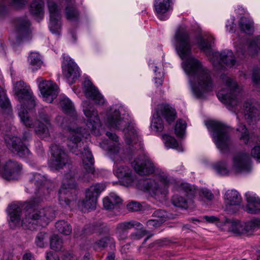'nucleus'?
Here are the masks:
<instances>
[{"label": "nucleus", "instance_id": "1", "mask_svg": "<svg viewBox=\"0 0 260 260\" xmlns=\"http://www.w3.org/2000/svg\"><path fill=\"white\" fill-rule=\"evenodd\" d=\"M174 44L180 57L186 59L182 62L183 68L188 75L193 95L197 98H203L213 87L210 71L198 59L190 56L191 42L185 26H180L175 32Z\"/></svg>", "mask_w": 260, "mask_h": 260}, {"label": "nucleus", "instance_id": "2", "mask_svg": "<svg viewBox=\"0 0 260 260\" xmlns=\"http://www.w3.org/2000/svg\"><path fill=\"white\" fill-rule=\"evenodd\" d=\"M82 106L84 114L86 117L87 129L81 127L70 128L67 146L72 153L76 155H80L82 157L83 171L80 178L82 181L88 182L92 179L94 175V160L91 152L88 149L87 145L84 144L82 138L87 139L90 132L95 135H99L101 123L98 112L90 102H83Z\"/></svg>", "mask_w": 260, "mask_h": 260}, {"label": "nucleus", "instance_id": "3", "mask_svg": "<svg viewBox=\"0 0 260 260\" xmlns=\"http://www.w3.org/2000/svg\"><path fill=\"white\" fill-rule=\"evenodd\" d=\"M37 202L35 199L25 202L22 206L13 204L7 209L10 217L9 221L11 228L20 225V214L22 208L24 211L25 217L22 218L21 225L24 228L30 230H36L38 226H43L55 216V210L47 207L43 209L37 208Z\"/></svg>", "mask_w": 260, "mask_h": 260}, {"label": "nucleus", "instance_id": "4", "mask_svg": "<svg viewBox=\"0 0 260 260\" xmlns=\"http://www.w3.org/2000/svg\"><path fill=\"white\" fill-rule=\"evenodd\" d=\"M18 115L23 124L27 127L35 128L36 135L41 139L48 138L52 129L51 123V116L47 109H42L39 111L37 120L35 122L28 116L24 107H21Z\"/></svg>", "mask_w": 260, "mask_h": 260}, {"label": "nucleus", "instance_id": "5", "mask_svg": "<svg viewBox=\"0 0 260 260\" xmlns=\"http://www.w3.org/2000/svg\"><path fill=\"white\" fill-rule=\"evenodd\" d=\"M220 78L225 87L217 92V96L230 110L236 112L241 101V89L235 81L226 75H221Z\"/></svg>", "mask_w": 260, "mask_h": 260}, {"label": "nucleus", "instance_id": "6", "mask_svg": "<svg viewBox=\"0 0 260 260\" xmlns=\"http://www.w3.org/2000/svg\"><path fill=\"white\" fill-rule=\"evenodd\" d=\"M212 39V37L209 40L205 41L200 37L198 41L200 49L203 51L209 57L213 65L218 69L224 67L231 68L236 63L234 55L231 50H225L220 52H213L212 49V44L209 41Z\"/></svg>", "mask_w": 260, "mask_h": 260}, {"label": "nucleus", "instance_id": "7", "mask_svg": "<svg viewBox=\"0 0 260 260\" xmlns=\"http://www.w3.org/2000/svg\"><path fill=\"white\" fill-rule=\"evenodd\" d=\"M107 123L111 128L123 131L128 144L135 143L138 140V129L134 124L121 117L119 109L109 114Z\"/></svg>", "mask_w": 260, "mask_h": 260}, {"label": "nucleus", "instance_id": "8", "mask_svg": "<svg viewBox=\"0 0 260 260\" xmlns=\"http://www.w3.org/2000/svg\"><path fill=\"white\" fill-rule=\"evenodd\" d=\"M208 125L213 131L212 137L217 147L221 151L228 149L231 140L229 133L231 129L220 122L211 121Z\"/></svg>", "mask_w": 260, "mask_h": 260}, {"label": "nucleus", "instance_id": "9", "mask_svg": "<svg viewBox=\"0 0 260 260\" xmlns=\"http://www.w3.org/2000/svg\"><path fill=\"white\" fill-rule=\"evenodd\" d=\"M177 190L181 193L185 194L187 199H185L181 196L175 194L173 196L172 202L176 207L186 209L188 207V204L194 197L196 193L194 186L186 183H181L178 184Z\"/></svg>", "mask_w": 260, "mask_h": 260}, {"label": "nucleus", "instance_id": "10", "mask_svg": "<svg viewBox=\"0 0 260 260\" xmlns=\"http://www.w3.org/2000/svg\"><path fill=\"white\" fill-rule=\"evenodd\" d=\"M72 194H76V184L74 179L70 177V175L67 174L58 191V199L60 204L69 205Z\"/></svg>", "mask_w": 260, "mask_h": 260}, {"label": "nucleus", "instance_id": "11", "mask_svg": "<svg viewBox=\"0 0 260 260\" xmlns=\"http://www.w3.org/2000/svg\"><path fill=\"white\" fill-rule=\"evenodd\" d=\"M106 187L104 183H97L90 186L86 191L85 198L82 201L81 205L86 210L95 209L98 198Z\"/></svg>", "mask_w": 260, "mask_h": 260}, {"label": "nucleus", "instance_id": "12", "mask_svg": "<svg viewBox=\"0 0 260 260\" xmlns=\"http://www.w3.org/2000/svg\"><path fill=\"white\" fill-rule=\"evenodd\" d=\"M15 94L17 95L18 100L21 103H24V104L20 105L19 112L21 109V106L24 107V109L26 106L29 109L34 108L36 106L34 97L32 95V92L30 89L27 88L25 86L24 82L20 81L16 83L14 88Z\"/></svg>", "mask_w": 260, "mask_h": 260}, {"label": "nucleus", "instance_id": "13", "mask_svg": "<svg viewBox=\"0 0 260 260\" xmlns=\"http://www.w3.org/2000/svg\"><path fill=\"white\" fill-rule=\"evenodd\" d=\"M47 6L50 14V30L52 34L59 35L61 29V10L53 0H48Z\"/></svg>", "mask_w": 260, "mask_h": 260}, {"label": "nucleus", "instance_id": "14", "mask_svg": "<svg viewBox=\"0 0 260 260\" xmlns=\"http://www.w3.org/2000/svg\"><path fill=\"white\" fill-rule=\"evenodd\" d=\"M51 150L52 157L49 166L51 168L59 169L69 163V156L62 146L57 144L52 145Z\"/></svg>", "mask_w": 260, "mask_h": 260}, {"label": "nucleus", "instance_id": "15", "mask_svg": "<svg viewBox=\"0 0 260 260\" xmlns=\"http://www.w3.org/2000/svg\"><path fill=\"white\" fill-rule=\"evenodd\" d=\"M37 82L43 100L51 103L58 93L57 85L51 81L44 80L42 77H39Z\"/></svg>", "mask_w": 260, "mask_h": 260}, {"label": "nucleus", "instance_id": "16", "mask_svg": "<svg viewBox=\"0 0 260 260\" xmlns=\"http://www.w3.org/2000/svg\"><path fill=\"white\" fill-rule=\"evenodd\" d=\"M159 183L154 180L147 181L145 184L146 189L150 193L157 197L161 195L165 197L168 192V188L171 182L166 175H161L159 177Z\"/></svg>", "mask_w": 260, "mask_h": 260}, {"label": "nucleus", "instance_id": "17", "mask_svg": "<svg viewBox=\"0 0 260 260\" xmlns=\"http://www.w3.org/2000/svg\"><path fill=\"white\" fill-rule=\"evenodd\" d=\"M14 32L18 41L28 39L31 31L30 23L26 16L18 17L13 21Z\"/></svg>", "mask_w": 260, "mask_h": 260}, {"label": "nucleus", "instance_id": "18", "mask_svg": "<svg viewBox=\"0 0 260 260\" xmlns=\"http://www.w3.org/2000/svg\"><path fill=\"white\" fill-rule=\"evenodd\" d=\"M251 169V160L249 154L240 152L233 158L232 169L237 173L248 172Z\"/></svg>", "mask_w": 260, "mask_h": 260}, {"label": "nucleus", "instance_id": "19", "mask_svg": "<svg viewBox=\"0 0 260 260\" xmlns=\"http://www.w3.org/2000/svg\"><path fill=\"white\" fill-rule=\"evenodd\" d=\"M5 140L8 148L13 153L20 157H26L29 154L28 149L19 138L7 135L5 137Z\"/></svg>", "mask_w": 260, "mask_h": 260}, {"label": "nucleus", "instance_id": "20", "mask_svg": "<svg viewBox=\"0 0 260 260\" xmlns=\"http://www.w3.org/2000/svg\"><path fill=\"white\" fill-rule=\"evenodd\" d=\"M132 165L136 172L142 176L153 174L155 170V167L152 162L144 155L136 158Z\"/></svg>", "mask_w": 260, "mask_h": 260}, {"label": "nucleus", "instance_id": "21", "mask_svg": "<svg viewBox=\"0 0 260 260\" xmlns=\"http://www.w3.org/2000/svg\"><path fill=\"white\" fill-rule=\"evenodd\" d=\"M225 209L230 213H235L241 208L242 198L234 189L228 190L224 195Z\"/></svg>", "mask_w": 260, "mask_h": 260}, {"label": "nucleus", "instance_id": "22", "mask_svg": "<svg viewBox=\"0 0 260 260\" xmlns=\"http://www.w3.org/2000/svg\"><path fill=\"white\" fill-rule=\"evenodd\" d=\"M62 68L63 75L70 85L73 84L80 76L78 67L70 58H64Z\"/></svg>", "mask_w": 260, "mask_h": 260}, {"label": "nucleus", "instance_id": "23", "mask_svg": "<svg viewBox=\"0 0 260 260\" xmlns=\"http://www.w3.org/2000/svg\"><path fill=\"white\" fill-rule=\"evenodd\" d=\"M84 85V91L87 98L92 100L97 104L103 105L104 104L105 99L103 96L100 93L98 89L93 85L90 80H85Z\"/></svg>", "mask_w": 260, "mask_h": 260}, {"label": "nucleus", "instance_id": "24", "mask_svg": "<svg viewBox=\"0 0 260 260\" xmlns=\"http://www.w3.org/2000/svg\"><path fill=\"white\" fill-rule=\"evenodd\" d=\"M157 115L163 117L169 123L173 122L176 116L175 110L168 105H160L156 110Z\"/></svg>", "mask_w": 260, "mask_h": 260}, {"label": "nucleus", "instance_id": "25", "mask_svg": "<svg viewBox=\"0 0 260 260\" xmlns=\"http://www.w3.org/2000/svg\"><path fill=\"white\" fill-rule=\"evenodd\" d=\"M244 117L249 124H253L259 119V112L251 106L249 102H245L244 105Z\"/></svg>", "mask_w": 260, "mask_h": 260}, {"label": "nucleus", "instance_id": "26", "mask_svg": "<svg viewBox=\"0 0 260 260\" xmlns=\"http://www.w3.org/2000/svg\"><path fill=\"white\" fill-rule=\"evenodd\" d=\"M115 173L118 178L123 179L126 185H129L135 179V175L127 166L121 165L117 168Z\"/></svg>", "mask_w": 260, "mask_h": 260}, {"label": "nucleus", "instance_id": "27", "mask_svg": "<svg viewBox=\"0 0 260 260\" xmlns=\"http://www.w3.org/2000/svg\"><path fill=\"white\" fill-rule=\"evenodd\" d=\"M29 181L31 183H34L36 186L35 192L41 190L43 193L45 191L47 190V183L48 181L46 180L44 176L38 173H32L30 175Z\"/></svg>", "mask_w": 260, "mask_h": 260}, {"label": "nucleus", "instance_id": "28", "mask_svg": "<svg viewBox=\"0 0 260 260\" xmlns=\"http://www.w3.org/2000/svg\"><path fill=\"white\" fill-rule=\"evenodd\" d=\"M171 0H154V7L155 12L161 20H166L165 16H162L167 13L170 8Z\"/></svg>", "mask_w": 260, "mask_h": 260}, {"label": "nucleus", "instance_id": "29", "mask_svg": "<svg viewBox=\"0 0 260 260\" xmlns=\"http://www.w3.org/2000/svg\"><path fill=\"white\" fill-rule=\"evenodd\" d=\"M27 3V0H11L12 5L16 8H20L24 6ZM10 7L7 5L5 0H0V17L6 15L9 11Z\"/></svg>", "mask_w": 260, "mask_h": 260}, {"label": "nucleus", "instance_id": "30", "mask_svg": "<svg viewBox=\"0 0 260 260\" xmlns=\"http://www.w3.org/2000/svg\"><path fill=\"white\" fill-rule=\"evenodd\" d=\"M246 200V211L250 214H260V200L252 196H247Z\"/></svg>", "mask_w": 260, "mask_h": 260}, {"label": "nucleus", "instance_id": "31", "mask_svg": "<svg viewBox=\"0 0 260 260\" xmlns=\"http://www.w3.org/2000/svg\"><path fill=\"white\" fill-rule=\"evenodd\" d=\"M67 1V6L65 9L66 16L67 19L70 21H76L79 18V13L74 6V2L71 0Z\"/></svg>", "mask_w": 260, "mask_h": 260}, {"label": "nucleus", "instance_id": "32", "mask_svg": "<svg viewBox=\"0 0 260 260\" xmlns=\"http://www.w3.org/2000/svg\"><path fill=\"white\" fill-rule=\"evenodd\" d=\"M153 215L158 219H153L147 221V225L148 226L157 227L160 223L165 221L166 219L168 217L167 212L161 209L155 211L153 213Z\"/></svg>", "mask_w": 260, "mask_h": 260}, {"label": "nucleus", "instance_id": "33", "mask_svg": "<svg viewBox=\"0 0 260 260\" xmlns=\"http://www.w3.org/2000/svg\"><path fill=\"white\" fill-rule=\"evenodd\" d=\"M44 3L43 0H33L30 6V12L36 17L42 18L44 13Z\"/></svg>", "mask_w": 260, "mask_h": 260}, {"label": "nucleus", "instance_id": "34", "mask_svg": "<svg viewBox=\"0 0 260 260\" xmlns=\"http://www.w3.org/2000/svg\"><path fill=\"white\" fill-rule=\"evenodd\" d=\"M107 136L110 139V142L107 146V149L111 154H117L119 150L118 137L115 134L110 132L106 133Z\"/></svg>", "mask_w": 260, "mask_h": 260}, {"label": "nucleus", "instance_id": "35", "mask_svg": "<svg viewBox=\"0 0 260 260\" xmlns=\"http://www.w3.org/2000/svg\"><path fill=\"white\" fill-rule=\"evenodd\" d=\"M224 224L228 228L230 232L238 235H242V223L239 220L226 219Z\"/></svg>", "mask_w": 260, "mask_h": 260}, {"label": "nucleus", "instance_id": "36", "mask_svg": "<svg viewBox=\"0 0 260 260\" xmlns=\"http://www.w3.org/2000/svg\"><path fill=\"white\" fill-rule=\"evenodd\" d=\"M260 227V219L254 218L251 221L242 224V235H248L256 228Z\"/></svg>", "mask_w": 260, "mask_h": 260}, {"label": "nucleus", "instance_id": "37", "mask_svg": "<svg viewBox=\"0 0 260 260\" xmlns=\"http://www.w3.org/2000/svg\"><path fill=\"white\" fill-rule=\"evenodd\" d=\"M240 28L242 31L247 34H252L254 32L253 22L248 18L243 17L239 22Z\"/></svg>", "mask_w": 260, "mask_h": 260}, {"label": "nucleus", "instance_id": "38", "mask_svg": "<svg viewBox=\"0 0 260 260\" xmlns=\"http://www.w3.org/2000/svg\"><path fill=\"white\" fill-rule=\"evenodd\" d=\"M28 61L32 71L40 69L43 64L40 55L37 52H31L28 57Z\"/></svg>", "mask_w": 260, "mask_h": 260}, {"label": "nucleus", "instance_id": "39", "mask_svg": "<svg viewBox=\"0 0 260 260\" xmlns=\"http://www.w3.org/2000/svg\"><path fill=\"white\" fill-rule=\"evenodd\" d=\"M165 146L168 148L176 149L179 151H182L183 148L180 146L176 140L173 137L164 135L162 136Z\"/></svg>", "mask_w": 260, "mask_h": 260}, {"label": "nucleus", "instance_id": "40", "mask_svg": "<svg viewBox=\"0 0 260 260\" xmlns=\"http://www.w3.org/2000/svg\"><path fill=\"white\" fill-rule=\"evenodd\" d=\"M237 119L239 120L238 126L237 127V131L241 133L240 139L245 144H247L250 139V136L246 128L245 125L240 123L239 120V115H238Z\"/></svg>", "mask_w": 260, "mask_h": 260}, {"label": "nucleus", "instance_id": "41", "mask_svg": "<svg viewBox=\"0 0 260 260\" xmlns=\"http://www.w3.org/2000/svg\"><path fill=\"white\" fill-rule=\"evenodd\" d=\"M55 226L58 231L65 235H69L72 231L71 226L64 220L58 221L56 223Z\"/></svg>", "mask_w": 260, "mask_h": 260}, {"label": "nucleus", "instance_id": "42", "mask_svg": "<svg viewBox=\"0 0 260 260\" xmlns=\"http://www.w3.org/2000/svg\"><path fill=\"white\" fill-rule=\"evenodd\" d=\"M213 168L218 174L221 175H228L230 173V170L228 168L225 161H221L214 164Z\"/></svg>", "mask_w": 260, "mask_h": 260}, {"label": "nucleus", "instance_id": "43", "mask_svg": "<svg viewBox=\"0 0 260 260\" xmlns=\"http://www.w3.org/2000/svg\"><path fill=\"white\" fill-rule=\"evenodd\" d=\"M151 128L156 132H161L164 128L161 118L159 115H157L156 113L153 114Z\"/></svg>", "mask_w": 260, "mask_h": 260}, {"label": "nucleus", "instance_id": "44", "mask_svg": "<svg viewBox=\"0 0 260 260\" xmlns=\"http://www.w3.org/2000/svg\"><path fill=\"white\" fill-rule=\"evenodd\" d=\"M50 248L54 250L59 251L62 249V240L56 235H53L50 239Z\"/></svg>", "mask_w": 260, "mask_h": 260}, {"label": "nucleus", "instance_id": "45", "mask_svg": "<svg viewBox=\"0 0 260 260\" xmlns=\"http://www.w3.org/2000/svg\"><path fill=\"white\" fill-rule=\"evenodd\" d=\"M60 105L62 109L67 113H73L74 111V107L71 100L66 98H62L60 100Z\"/></svg>", "mask_w": 260, "mask_h": 260}, {"label": "nucleus", "instance_id": "46", "mask_svg": "<svg viewBox=\"0 0 260 260\" xmlns=\"http://www.w3.org/2000/svg\"><path fill=\"white\" fill-rule=\"evenodd\" d=\"M186 127V123L185 121L181 119L178 120L175 127V132L176 135L178 137H182L185 133Z\"/></svg>", "mask_w": 260, "mask_h": 260}, {"label": "nucleus", "instance_id": "47", "mask_svg": "<svg viewBox=\"0 0 260 260\" xmlns=\"http://www.w3.org/2000/svg\"><path fill=\"white\" fill-rule=\"evenodd\" d=\"M95 243L99 247L103 248L106 247L110 244L112 246L114 245V239L108 236L101 238L100 240L97 241Z\"/></svg>", "mask_w": 260, "mask_h": 260}, {"label": "nucleus", "instance_id": "48", "mask_svg": "<svg viewBox=\"0 0 260 260\" xmlns=\"http://www.w3.org/2000/svg\"><path fill=\"white\" fill-rule=\"evenodd\" d=\"M10 106V102L8 99L5 91L0 86V107L3 109H8Z\"/></svg>", "mask_w": 260, "mask_h": 260}, {"label": "nucleus", "instance_id": "49", "mask_svg": "<svg viewBox=\"0 0 260 260\" xmlns=\"http://www.w3.org/2000/svg\"><path fill=\"white\" fill-rule=\"evenodd\" d=\"M199 196L202 199L209 201H211L214 198V195L212 192L205 188L200 189Z\"/></svg>", "mask_w": 260, "mask_h": 260}, {"label": "nucleus", "instance_id": "50", "mask_svg": "<svg viewBox=\"0 0 260 260\" xmlns=\"http://www.w3.org/2000/svg\"><path fill=\"white\" fill-rule=\"evenodd\" d=\"M47 238V235L45 233L40 232L36 237V245L41 248H43L44 246L45 243V240Z\"/></svg>", "mask_w": 260, "mask_h": 260}, {"label": "nucleus", "instance_id": "51", "mask_svg": "<svg viewBox=\"0 0 260 260\" xmlns=\"http://www.w3.org/2000/svg\"><path fill=\"white\" fill-rule=\"evenodd\" d=\"M147 234V232L146 230L137 231L132 233L129 236V239L133 241L139 240Z\"/></svg>", "mask_w": 260, "mask_h": 260}, {"label": "nucleus", "instance_id": "52", "mask_svg": "<svg viewBox=\"0 0 260 260\" xmlns=\"http://www.w3.org/2000/svg\"><path fill=\"white\" fill-rule=\"evenodd\" d=\"M132 229L131 224L129 221H125L118 223L116 225V230L122 231L127 233L128 230Z\"/></svg>", "mask_w": 260, "mask_h": 260}, {"label": "nucleus", "instance_id": "53", "mask_svg": "<svg viewBox=\"0 0 260 260\" xmlns=\"http://www.w3.org/2000/svg\"><path fill=\"white\" fill-rule=\"evenodd\" d=\"M251 156L260 162V144L255 146L251 149Z\"/></svg>", "mask_w": 260, "mask_h": 260}, {"label": "nucleus", "instance_id": "54", "mask_svg": "<svg viewBox=\"0 0 260 260\" xmlns=\"http://www.w3.org/2000/svg\"><path fill=\"white\" fill-rule=\"evenodd\" d=\"M107 197L115 207L122 202L121 199L114 192L110 193Z\"/></svg>", "mask_w": 260, "mask_h": 260}, {"label": "nucleus", "instance_id": "55", "mask_svg": "<svg viewBox=\"0 0 260 260\" xmlns=\"http://www.w3.org/2000/svg\"><path fill=\"white\" fill-rule=\"evenodd\" d=\"M141 205L137 202H132L127 205V210L129 211H138L141 209Z\"/></svg>", "mask_w": 260, "mask_h": 260}, {"label": "nucleus", "instance_id": "56", "mask_svg": "<svg viewBox=\"0 0 260 260\" xmlns=\"http://www.w3.org/2000/svg\"><path fill=\"white\" fill-rule=\"evenodd\" d=\"M103 206L106 209L110 210L115 208V206L110 201L108 197H106L103 199Z\"/></svg>", "mask_w": 260, "mask_h": 260}, {"label": "nucleus", "instance_id": "57", "mask_svg": "<svg viewBox=\"0 0 260 260\" xmlns=\"http://www.w3.org/2000/svg\"><path fill=\"white\" fill-rule=\"evenodd\" d=\"M157 69V67H155L154 72L155 73L156 77L155 78V83L156 84L157 86L161 85L162 83V79L161 78V75L160 73H156V71Z\"/></svg>", "mask_w": 260, "mask_h": 260}, {"label": "nucleus", "instance_id": "58", "mask_svg": "<svg viewBox=\"0 0 260 260\" xmlns=\"http://www.w3.org/2000/svg\"><path fill=\"white\" fill-rule=\"evenodd\" d=\"M250 47H254L260 50V36H257L254 40H253L250 43Z\"/></svg>", "mask_w": 260, "mask_h": 260}, {"label": "nucleus", "instance_id": "59", "mask_svg": "<svg viewBox=\"0 0 260 260\" xmlns=\"http://www.w3.org/2000/svg\"><path fill=\"white\" fill-rule=\"evenodd\" d=\"M116 233L120 240H124L127 238V233L116 229Z\"/></svg>", "mask_w": 260, "mask_h": 260}, {"label": "nucleus", "instance_id": "60", "mask_svg": "<svg viewBox=\"0 0 260 260\" xmlns=\"http://www.w3.org/2000/svg\"><path fill=\"white\" fill-rule=\"evenodd\" d=\"M252 81L255 84H260V76L257 71L255 70L252 75Z\"/></svg>", "mask_w": 260, "mask_h": 260}, {"label": "nucleus", "instance_id": "61", "mask_svg": "<svg viewBox=\"0 0 260 260\" xmlns=\"http://www.w3.org/2000/svg\"><path fill=\"white\" fill-rule=\"evenodd\" d=\"M47 260H59L58 255L52 252H48L46 256Z\"/></svg>", "mask_w": 260, "mask_h": 260}, {"label": "nucleus", "instance_id": "62", "mask_svg": "<svg viewBox=\"0 0 260 260\" xmlns=\"http://www.w3.org/2000/svg\"><path fill=\"white\" fill-rule=\"evenodd\" d=\"M131 224L132 228H135L138 229H141L143 228V225L140 223L135 220L129 221Z\"/></svg>", "mask_w": 260, "mask_h": 260}, {"label": "nucleus", "instance_id": "63", "mask_svg": "<svg viewBox=\"0 0 260 260\" xmlns=\"http://www.w3.org/2000/svg\"><path fill=\"white\" fill-rule=\"evenodd\" d=\"M204 218L208 222L210 223H213L218 221V218L214 216H205Z\"/></svg>", "mask_w": 260, "mask_h": 260}, {"label": "nucleus", "instance_id": "64", "mask_svg": "<svg viewBox=\"0 0 260 260\" xmlns=\"http://www.w3.org/2000/svg\"><path fill=\"white\" fill-rule=\"evenodd\" d=\"M23 260H35L31 253L27 252L23 256Z\"/></svg>", "mask_w": 260, "mask_h": 260}]
</instances>
